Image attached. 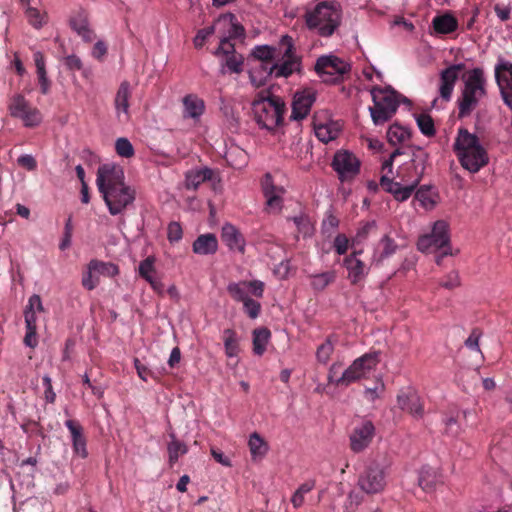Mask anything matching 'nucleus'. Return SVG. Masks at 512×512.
<instances>
[{
	"label": "nucleus",
	"mask_w": 512,
	"mask_h": 512,
	"mask_svg": "<svg viewBox=\"0 0 512 512\" xmlns=\"http://www.w3.org/2000/svg\"><path fill=\"white\" fill-rule=\"evenodd\" d=\"M439 481L437 471L432 468L424 467L419 473L418 483L424 491H431Z\"/></svg>",
	"instance_id": "c03bdc74"
},
{
	"label": "nucleus",
	"mask_w": 512,
	"mask_h": 512,
	"mask_svg": "<svg viewBox=\"0 0 512 512\" xmlns=\"http://www.w3.org/2000/svg\"><path fill=\"white\" fill-rule=\"evenodd\" d=\"M334 249L338 255H344L349 248V240L343 234H338L333 243Z\"/></svg>",
	"instance_id": "e2e57ef3"
},
{
	"label": "nucleus",
	"mask_w": 512,
	"mask_h": 512,
	"mask_svg": "<svg viewBox=\"0 0 512 512\" xmlns=\"http://www.w3.org/2000/svg\"><path fill=\"white\" fill-rule=\"evenodd\" d=\"M380 362L378 352H369L356 358L343 372L342 379L347 381L348 385L367 378L376 370Z\"/></svg>",
	"instance_id": "4468645a"
},
{
	"label": "nucleus",
	"mask_w": 512,
	"mask_h": 512,
	"mask_svg": "<svg viewBox=\"0 0 512 512\" xmlns=\"http://www.w3.org/2000/svg\"><path fill=\"white\" fill-rule=\"evenodd\" d=\"M262 190L266 199V207L270 213H279L283 207L285 189L273 183L270 174H266L262 180Z\"/></svg>",
	"instance_id": "6ab92c4d"
},
{
	"label": "nucleus",
	"mask_w": 512,
	"mask_h": 512,
	"mask_svg": "<svg viewBox=\"0 0 512 512\" xmlns=\"http://www.w3.org/2000/svg\"><path fill=\"white\" fill-rule=\"evenodd\" d=\"M331 167L341 183H351L361 171V160L353 152L340 149L335 152Z\"/></svg>",
	"instance_id": "9d476101"
},
{
	"label": "nucleus",
	"mask_w": 512,
	"mask_h": 512,
	"mask_svg": "<svg viewBox=\"0 0 512 512\" xmlns=\"http://www.w3.org/2000/svg\"><path fill=\"white\" fill-rule=\"evenodd\" d=\"M271 332L267 328H257L253 331V352L262 356L270 342Z\"/></svg>",
	"instance_id": "ea45409f"
},
{
	"label": "nucleus",
	"mask_w": 512,
	"mask_h": 512,
	"mask_svg": "<svg viewBox=\"0 0 512 512\" xmlns=\"http://www.w3.org/2000/svg\"><path fill=\"white\" fill-rule=\"evenodd\" d=\"M71 28L81 36L85 41L93 40V32L89 28L88 14L85 10L80 9L70 18Z\"/></svg>",
	"instance_id": "473e14b6"
},
{
	"label": "nucleus",
	"mask_w": 512,
	"mask_h": 512,
	"mask_svg": "<svg viewBox=\"0 0 512 512\" xmlns=\"http://www.w3.org/2000/svg\"><path fill=\"white\" fill-rule=\"evenodd\" d=\"M495 76L504 102L512 109V63L499 60L495 67Z\"/></svg>",
	"instance_id": "aec40b11"
},
{
	"label": "nucleus",
	"mask_w": 512,
	"mask_h": 512,
	"mask_svg": "<svg viewBox=\"0 0 512 512\" xmlns=\"http://www.w3.org/2000/svg\"><path fill=\"white\" fill-rule=\"evenodd\" d=\"M376 434L374 423L369 419H361L349 435L350 448L354 453H361L372 443Z\"/></svg>",
	"instance_id": "f3484780"
},
{
	"label": "nucleus",
	"mask_w": 512,
	"mask_h": 512,
	"mask_svg": "<svg viewBox=\"0 0 512 512\" xmlns=\"http://www.w3.org/2000/svg\"><path fill=\"white\" fill-rule=\"evenodd\" d=\"M361 254L362 250L354 251L343 261V264L348 272L347 277L352 284H358L362 282L369 272V268L362 260L359 259V255Z\"/></svg>",
	"instance_id": "5701e85b"
},
{
	"label": "nucleus",
	"mask_w": 512,
	"mask_h": 512,
	"mask_svg": "<svg viewBox=\"0 0 512 512\" xmlns=\"http://www.w3.org/2000/svg\"><path fill=\"white\" fill-rule=\"evenodd\" d=\"M417 126L422 134L427 137L434 136L436 133L433 119L426 113H420L415 116Z\"/></svg>",
	"instance_id": "3c124183"
},
{
	"label": "nucleus",
	"mask_w": 512,
	"mask_h": 512,
	"mask_svg": "<svg viewBox=\"0 0 512 512\" xmlns=\"http://www.w3.org/2000/svg\"><path fill=\"white\" fill-rule=\"evenodd\" d=\"M96 186L112 216L122 215L133 206L136 190L125 182L124 170L120 165H100L97 170Z\"/></svg>",
	"instance_id": "f03ea898"
},
{
	"label": "nucleus",
	"mask_w": 512,
	"mask_h": 512,
	"mask_svg": "<svg viewBox=\"0 0 512 512\" xmlns=\"http://www.w3.org/2000/svg\"><path fill=\"white\" fill-rule=\"evenodd\" d=\"M342 362L336 361L331 364L328 370L327 381L329 384L335 386H349L347 381H343L342 375L338 376L340 370L342 369Z\"/></svg>",
	"instance_id": "864d4df0"
},
{
	"label": "nucleus",
	"mask_w": 512,
	"mask_h": 512,
	"mask_svg": "<svg viewBox=\"0 0 512 512\" xmlns=\"http://www.w3.org/2000/svg\"><path fill=\"white\" fill-rule=\"evenodd\" d=\"M485 84L486 80L482 69L474 68L468 72L464 79L461 98L458 100L460 117L470 115L479 101L485 96Z\"/></svg>",
	"instance_id": "6e6552de"
},
{
	"label": "nucleus",
	"mask_w": 512,
	"mask_h": 512,
	"mask_svg": "<svg viewBox=\"0 0 512 512\" xmlns=\"http://www.w3.org/2000/svg\"><path fill=\"white\" fill-rule=\"evenodd\" d=\"M116 153L123 158H131L134 155V148L131 142L124 137L118 138L115 142Z\"/></svg>",
	"instance_id": "5fc2aeb1"
},
{
	"label": "nucleus",
	"mask_w": 512,
	"mask_h": 512,
	"mask_svg": "<svg viewBox=\"0 0 512 512\" xmlns=\"http://www.w3.org/2000/svg\"><path fill=\"white\" fill-rule=\"evenodd\" d=\"M170 442L167 446L168 456H169V463L173 465L177 462L180 456L185 455L188 452L187 445L178 440L174 434H170Z\"/></svg>",
	"instance_id": "37998d69"
},
{
	"label": "nucleus",
	"mask_w": 512,
	"mask_h": 512,
	"mask_svg": "<svg viewBox=\"0 0 512 512\" xmlns=\"http://www.w3.org/2000/svg\"><path fill=\"white\" fill-rule=\"evenodd\" d=\"M257 124L264 129L273 130L283 121L285 102L270 91L259 92L252 102Z\"/></svg>",
	"instance_id": "20e7f679"
},
{
	"label": "nucleus",
	"mask_w": 512,
	"mask_h": 512,
	"mask_svg": "<svg viewBox=\"0 0 512 512\" xmlns=\"http://www.w3.org/2000/svg\"><path fill=\"white\" fill-rule=\"evenodd\" d=\"M279 46L283 49L282 61L271 65L273 76L276 78L289 77L301 68V59L295 52L294 41L291 36L283 35Z\"/></svg>",
	"instance_id": "9b49d317"
},
{
	"label": "nucleus",
	"mask_w": 512,
	"mask_h": 512,
	"mask_svg": "<svg viewBox=\"0 0 512 512\" xmlns=\"http://www.w3.org/2000/svg\"><path fill=\"white\" fill-rule=\"evenodd\" d=\"M361 500V496L358 493L354 491L349 492L343 506V512H355Z\"/></svg>",
	"instance_id": "13d9d810"
},
{
	"label": "nucleus",
	"mask_w": 512,
	"mask_h": 512,
	"mask_svg": "<svg viewBox=\"0 0 512 512\" xmlns=\"http://www.w3.org/2000/svg\"><path fill=\"white\" fill-rule=\"evenodd\" d=\"M460 280L457 272H450L441 282L440 286L446 289H453L459 286Z\"/></svg>",
	"instance_id": "774afa93"
},
{
	"label": "nucleus",
	"mask_w": 512,
	"mask_h": 512,
	"mask_svg": "<svg viewBox=\"0 0 512 512\" xmlns=\"http://www.w3.org/2000/svg\"><path fill=\"white\" fill-rule=\"evenodd\" d=\"M248 73L251 84L256 88L264 86L269 77L273 76L272 67L269 63L255 61L251 65Z\"/></svg>",
	"instance_id": "72a5a7b5"
},
{
	"label": "nucleus",
	"mask_w": 512,
	"mask_h": 512,
	"mask_svg": "<svg viewBox=\"0 0 512 512\" xmlns=\"http://www.w3.org/2000/svg\"><path fill=\"white\" fill-rule=\"evenodd\" d=\"M415 200L427 211L433 210L438 203V194L428 187H421L415 193Z\"/></svg>",
	"instance_id": "58836bf2"
},
{
	"label": "nucleus",
	"mask_w": 512,
	"mask_h": 512,
	"mask_svg": "<svg viewBox=\"0 0 512 512\" xmlns=\"http://www.w3.org/2000/svg\"><path fill=\"white\" fill-rule=\"evenodd\" d=\"M341 7L336 2H321L305 15L306 25L322 37H330L340 26Z\"/></svg>",
	"instance_id": "39448f33"
},
{
	"label": "nucleus",
	"mask_w": 512,
	"mask_h": 512,
	"mask_svg": "<svg viewBox=\"0 0 512 512\" xmlns=\"http://www.w3.org/2000/svg\"><path fill=\"white\" fill-rule=\"evenodd\" d=\"M417 248L424 253H435L439 265L445 256L453 255L450 244L449 225L445 220H437L432 225L430 233L422 235L417 242Z\"/></svg>",
	"instance_id": "423d86ee"
},
{
	"label": "nucleus",
	"mask_w": 512,
	"mask_h": 512,
	"mask_svg": "<svg viewBox=\"0 0 512 512\" xmlns=\"http://www.w3.org/2000/svg\"><path fill=\"white\" fill-rule=\"evenodd\" d=\"M221 239L230 251H236L241 254L245 252L246 241L234 225L226 223L222 226Z\"/></svg>",
	"instance_id": "cd10ccee"
},
{
	"label": "nucleus",
	"mask_w": 512,
	"mask_h": 512,
	"mask_svg": "<svg viewBox=\"0 0 512 512\" xmlns=\"http://www.w3.org/2000/svg\"><path fill=\"white\" fill-rule=\"evenodd\" d=\"M65 426L70 431L74 453L82 459L86 458L88 456V451L82 426L74 420H67L65 422Z\"/></svg>",
	"instance_id": "7c9ffc66"
},
{
	"label": "nucleus",
	"mask_w": 512,
	"mask_h": 512,
	"mask_svg": "<svg viewBox=\"0 0 512 512\" xmlns=\"http://www.w3.org/2000/svg\"><path fill=\"white\" fill-rule=\"evenodd\" d=\"M192 249L198 255H212L218 249V240L212 233L202 234L193 242Z\"/></svg>",
	"instance_id": "c9c22d12"
},
{
	"label": "nucleus",
	"mask_w": 512,
	"mask_h": 512,
	"mask_svg": "<svg viewBox=\"0 0 512 512\" xmlns=\"http://www.w3.org/2000/svg\"><path fill=\"white\" fill-rule=\"evenodd\" d=\"M225 59L222 64L221 72L225 73V68L231 72L239 74L243 71V65H244V58L242 55L235 53H232L230 55L224 56Z\"/></svg>",
	"instance_id": "09e8293b"
},
{
	"label": "nucleus",
	"mask_w": 512,
	"mask_h": 512,
	"mask_svg": "<svg viewBox=\"0 0 512 512\" xmlns=\"http://www.w3.org/2000/svg\"><path fill=\"white\" fill-rule=\"evenodd\" d=\"M220 38V44L219 47L215 51V55L217 56H226L230 55L232 53H235L234 45L230 42L232 38Z\"/></svg>",
	"instance_id": "680f3d73"
},
{
	"label": "nucleus",
	"mask_w": 512,
	"mask_h": 512,
	"mask_svg": "<svg viewBox=\"0 0 512 512\" xmlns=\"http://www.w3.org/2000/svg\"><path fill=\"white\" fill-rule=\"evenodd\" d=\"M314 101L315 93L311 89L296 92L293 98L291 117L295 120L304 119L309 114Z\"/></svg>",
	"instance_id": "b1692460"
},
{
	"label": "nucleus",
	"mask_w": 512,
	"mask_h": 512,
	"mask_svg": "<svg viewBox=\"0 0 512 512\" xmlns=\"http://www.w3.org/2000/svg\"><path fill=\"white\" fill-rule=\"evenodd\" d=\"M44 311L42 300L39 295L33 294L29 299L24 310L26 334L24 344L30 348L38 345L37 322L38 314Z\"/></svg>",
	"instance_id": "2eb2a0df"
},
{
	"label": "nucleus",
	"mask_w": 512,
	"mask_h": 512,
	"mask_svg": "<svg viewBox=\"0 0 512 512\" xmlns=\"http://www.w3.org/2000/svg\"><path fill=\"white\" fill-rule=\"evenodd\" d=\"M276 48L269 45H258L252 50L255 62L268 63L275 58Z\"/></svg>",
	"instance_id": "8fccbe9b"
},
{
	"label": "nucleus",
	"mask_w": 512,
	"mask_h": 512,
	"mask_svg": "<svg viewBox=\"0 0 512 512\" xmlns=\"http://www.w3.org/2000/svg\"><path fill=\"white\" fill-rule=\"evenodd\" d=\"M316 482L315 480H307L302 483L296 491L293 493L291 497V503L294 508H300L305 501V495L311 492L315 488Z\"/></svg>",
	"instance_id": "a18cd8bd"
},
{
	"label": "nucleus",
	"mask_w": 512,
	"mask_h": 512,
	"mask_svg": "<svg viewBox=\"0 0 512 512\" xmlns=\"http://www.w3.org/2000/svg\"><path fill=\"white\" fill-rule=\"evenodd\" d=\"M399 149L392 152L388 159L382 164L383 175L380 179L382 188L391 193L397 201H406L420 183L426 168L428 153L416 147L412 150L409 161L403 163L397 170V177L400 181H394L389 177L392 174L393 162L396 156L400 155Z\"/></svg>",
	"instance_id": "f257e3e1"
},
{
	"label": "nucleus",
	"mask_w": 512,
	"mask_h": 512,
	"mask_svg": "<svg viewBox=\"0 0 512 512\" xmlns=\"http://www.w3.org/2000/svg\"><path fill=\"white\" fill-rule=\"evenodd\" d=\"M118 274L119 268L114 263L93 259L83 272L81 283L85 289L91 291L97 287L101 276L114 277Z\"/></svg>",
	"instance_id": "dca6fc26"
},
{
	"label": "nucleus",
	"mask_w": 512,
	"mask_h": 512,
	"mask_svg": "<svg viewBox=\"0 0 512 512\" xmlns=\"http://www.w3.org/2000/svg\"><path fill=\"white\" fill-rule=\"evenodd\" d=\"M8 110L12 117L21 120L23 126L27 128L39 126L43 119L40 110L32 106L21 94H16L10 99Z\"/></svg>",
	"instance_id": "f8f14e48"
},
{
	"label": "nucleus",
	"mask_w": 512,
	"mask_h": 512,
	"mask_svg": "<svg viewBox=\"0 0 512 512\" xmlns=\"http://www.w3.org/2000/svg\"><path fill=\"white\" fill-rule=\"evenodd\" d=\"M183 117L199 120L205 111V102L196 94H188L182 99Z\"/></svg>",
	"instance_id": "2f4dec72"
},
{
	"label": "nucleus",
	"mask_w": 512,
	"mask_h": 512,
	"mask_svg": "<svg viewBox=\"0 0 512 512\" xmlns=\"http://www.w3.org/2000/svg\"><path fill=\"white\" fill-rule=\"evenodd\" d=\"M215 32L222 38H238L244 34V28L233 14L221 15L214 23Z\"/></svg>",
	"instance_id": "4be33fe9"
},
{
	"label": "nucleus",
	"mask_w": 512,
	"mask_h": 512,
	"mask_svg": "<svg viewBox=\"0 0 512 512\" xmlns=\"http://www.w3.org/2000/svg\"><path fill=\"white\" fill-rule=\"evenodd\" d=\"M313 125L316 137L323 143L335 140L342 128L340 122L328 118L322 119L320 115H315Z\"/></svg>",
	"instance_id": "412c9836"
},
{
	"label": "nucleus",
	"mask_w": 512,
	"mask_h": 512,
	"mask_svg": "<svg viewBox=\"0 0 512 512\" xmlns=\"http://www.w3.org/2000/svg\"><path fill=\"white\" fill-rule=\"evenodd\" d=\"M397 403L401 410L409 413L414 418L423 416V403L417 393L413 391L403 392L398 395Z\"/></svg>",
	"instance_id": "c85d7f7f"
},
{
	"label": "nucleus",
	"mask_w": 512,
	"mask_h": 512,
	"mask_svg": "<svg viewBox=\"0 0 512 512\" xmlns=\"http://www.w3.org/2000/svg\"><path fill=\"white\" fill-rule=\"evenodd\" d=\"M373 106L369 107L372 121L375 125H382L395 114L401 102L409 103L405 97H401L390 87L371 89Z\"/></svg>",
	"instance_id": "0eeeda50"
},
{
	"label": "nucleus",
	"mask_w": 512,
	"mask_h": 512,
	"mask_svg": "<svg viewBox=\"0 0 512 512\" xmlns=\"http://www.w3.org/2000/svg\"><path fill=\"white\" fill-rule=\"evenodd\" d=\"M213 171L207 167L193 169L186 174V187L188 189H197L202 183L210 180Z\"/></svg>",
	"instance_id": "4c0bfd02"
},
{
	"label": "nucleus",
	"mask_w": 512,
	"mask_h": 512,
	"mask_svg": "<svg viewBox=\"0 0 512 512\" xmlns=\"http://www.w3.org/2000/svg\"><path fill=\"white\" fill-rule=\"evenodd\" d=\"M334 352V343L327 338L316 350V359L320 364L326 365Z\"/></svg>",
	"instance_id": "603ef678"
},
{
	"label": "nucleus",
	"mask_w": 512,
	"mask_h": 512,
	"mask_svg": "<svg viewBox=\"0 0 512 512\" xmlns=\"http://www.w3.org/2000/svg\"><path fill=\"white\" fill-rule=\"evenodd\" d=\"M131 97V87L128 81H123L119 85L114 98V107L118 120L127 121L129 119V100Z\"/></svg>",
	"instance_id": "bb28decb"
},
{
	"label": "nucleus",
	"mask_w": 512,
	"mask_h": 512,
	"mask_svg": "<svg viewBox=\"0 0 512 512\" xmlns=\"http://www.w3.org/2000/svg\"><path fill=\"white\" fill-rule=\"evenodd\" d=\"M244 311L251 319H255L259 316L261 311V305L258 301L253 300L252 298L246 299L242 302Z\"/></svg>",
	"instance_id": "4d7b16f0"
},
{
	"label": "nucleus",
	"mask_w": 512,
	"mask_h": 512,
	"mask_svg": "<svg viewBox=\"0 0 512 512\" xmlns=\"http://www.w3.org/2000/svg\"><path fill=\"white\" fill-rule=\"evenodd\" d=\"M42 380H43V385L45 386V391H44L45 400L48 403H54L55 399H56V393L53 390L52 380H51L50 376L46 374L43 376Z\"/></svg>",
	"instance_id": "69168bd1"
},
{
	"label": "nucleus",
	"mask_w": 512,
	"mask_h": 512,
	"mask_svg": "<svg viewBox=\"0 0 512 512\" xmlns=\"http://www.w3.org/2000/svg\"><path fill=\"white\" fill-rule=\"evenodd\" d=\"M409 137V130L398 124L391 125L387 131V139L392 145L404 143Z\"/></svg>",
	"instance_id": "de8ad7c7"
},
{
	"label": "nucleus",
	"mask_w": 512,
	"mask_h": 512,
	"mask_svg": "<svg viewBox=\"0 0 512 512\" xmlns=\"http://www.w3.org/2000/svg\"><path fill=\"white\" fill-rule=\"evenodd\" d=\"M336 274L334 271H327L310 275L311 287L316 291L324 290L329 284L334 282Z\"/></svg>",
	"instance_id": "49530a36"
},
{
	"label": "nucleus",
	"mask_w": 512,
	"mask_h": 512,
	"mask_svg": "<svg viewBox=\"0 0 512 512\" xmlns=\"http://www.w3.org/2000/svg\"><path fill=\"white\" fill-rule=\"evenodd\" d=\"M265 284L260 280L231 282L227 285V291L236 302H244L253 295L261 298L264 294Z\"/></svg>",
	"instance_id": "a211bd4d"
},
{
	"label": "nucleus",
	"mask_w": 512,
	"mask_h": 512,
	"mask_svg": "<svg viewBox=\"0 0 512 512\" xmlns=\"http://www.w3.org/2000/svg\"><path fill=\"white\" fill-rule=\"evenodd\" d=\"M463 68V64H455L449 66L441 72L439 94L443 100L449 101L451 99L455 84L458 79L459 71H461Z\"/></svg>",
	"instance_id": "393cba45"
},
{
	"label": "nucleus",
	"mask_w": 512,
	"mask_h": 512,
	"mask_svg": "<svg viewBox=\"0 0 512 512\" xmlns=\"http://www.w3.org/2000/svg\"><path fill=\"white\" fill-rule=\"evenodd\" d=\"M453 151L460 165L470 173H477L489 163V155L479 137L460 127L453 143Z\"/></svg>",
	"instance_id": "7ed1b4c3"
},
{
	"label": "nucleus",
	"mask_w": 512,
	"mask_h": 512,
	"mask_svg": "<svg viewBox=\"0 0 512 512\" xmlns=\"http://www.w3.org/2000/svg\"><path fill=\"white\" fill-rule=\"evenodd\" d=\"M222 338L226 356L228 358L237 357L240 352L237 333L233 329H225Z\"/></svg>",
	"instance_id": "79ce46f5"
},
{
	"label": "nucleus",
	"mask_w": 512,
	"mask_h": 512,
	"mask_svg": "<svg viewBox=\"0 0 512 512\" xmlns=\"http://www.w3.org/2000/svg\"><path fill=\"white\" fill-rule=\"evenodd\" d=\"M155 262V257L148 256L140 262L138 266V273L151 285L154 291L162 293L164 286L161 280L157 277Z\"/></svg>",
	"instance_id": "c756f323"
},
{
	"label": "nucleus",
	"mask_w": 512,
	"mask_h": 512,
	"mask_svg": "<svg viewBox=\"0 0 512 512\" xmlns=\"http://www.w3.org/2000/svg\"><path fill=\"white\" fill-rule=\"evenodd\" d=\"M214 32V25L199 30L193 39L194 46L196 48H201L204 45L205 41L208 39V37L211 36Z\"/></svg>",
	"instance_id": "052dcab7"
},
{
	"label": "nucleus",
	"mask_w": 512,
	"mask_h": 512,
	"mask_svg": "<svg viewBox=\"0 0 512 512\" xmlns=\"http://www.w3.org/2000/svg\"><path fill=\"white\" fill-rule=\"evenodd\" d=\"M183 231L178 222H171L167 228V238L170 243L178 242L182 239Z\"/></svg>",
	"instance_id": "bf43d9fd"
},
{
	"label": "nucleus",
	"mask_w": 512,
	"mask_h": 512,
	"mask_svg": "<svg viewBox=\"0 0 512 512\" xmlns=\"http://www.w3.org/2000/svg\"><path fill=\"white\" fill-rule=\"evenodd\" d=\"M481 333L478 330H473L469 337L465 340V346L470 350L480 352L479 340Z\"/></svg>",
	"instance_id": "338daca9"
},
{
	"label": "nucleus",
	"mask_w": 512,
	"mask_h": 512,
	"mask_svg": "<svg viewBox=\"0 0 512 512\" xmlns=\"http://www.w3.org/2000/svg\"><path fill=\"white\" fill-rule=\"evenodd\" d=\"M433 34L446 35L458 29L457 19L450 13L437 15L432 19Z\"/></svg>",
	"instance_id": "f704fd0d"
},
{
	"label": "nucleus",
	"mask_w": 512,
	"mask_h": 512,
	"mask_svg": "<svg viewBox=\"0 0 512 512\" xmlns=\"http://www.w3.org/2000/svg\"><path fill=\"white\" fill-rule=\"evenodd\" d=\"M314 69L323 82H337L344 74L350 71V65L333 54L320 56Z\"/></svg>",
	"instance_id": "ddd939ff"
},
{
	"label": "nucleus",
	"mask_w": 512,
	"mask_h": 512,
	"mask_svg": "<svg viewBox=\"0 0 512 512\" xmlns=\"http://www.w3.org/2000/svg\"><path fill=\"white\" fill-rule=\"evenodd\" d=\"M384 391V383L382 381H379L375 387L373 388H365L364 389V396L368 401H375L378 399L381 395V393Z\"/></svg>",
	"instance_id": "0e129e2a"
},
{
	"label": "nucleus",
	"mask_w": 512,
	"mask_h": 512,
	"mask_svg": "<svg viewBox=\"0 0 512 512\" xmlns=\"http://www.w3.org/2000/svg\"><path fill=\"white\" fill-rule=\"evenodd\" d=\"M398 250V245L395 240L388 234L384 235L379 242L374 246L371 256V264L380 265L386 259L393 256Z\"/></svg>",
	"instance_id": "a878e982"
},
{
	"label": "nucleus",
	"mask_w": 512,
	"mask_h": 512,
	"mask_svg": "<svg viewBox=\"0 0 512 512\" xmlns=\"http://www.w3.org/2000/svg\"><path fill=\"white\" fill-rule=\"evenodd\" d=\"M248 446L254 461L263 459L269 450L268 443L257 432L249 436Z\"/></svg>",
	"instance_id": "e433bc0d"
},
{
	"label": "nucleus",
	"mask_w": 512,
	"mask_h": 512,
	"mask_svg": "<svg viewBox=\"0 0 512 512\" xmlns=\"http://www.w3.org/2000/svg\"><path fill=\"white\" fill-rule=\"evenodd\" d=\"M292 220L300 233H302L305 236L312 234L313 227L307 216L298 215L293 217Z\"/></svg>",
	"instance_id": "6e6d98bb"
},
{
	"label": "nucleus",
	"mask_w": 512,
	"mask_h": 512,
	"mask_svg": "<svg viewBox=\"0 0 512 512\" xmlns=\"http://www.w3.org/2000/svg\"><path fill=\"white\" fill-rule=\"evenodd\" d=\"M388 463L379 459L370 460L358 478L359 488L369 495L384 492L387 486Z\"/></svg>",
	"instance_id": "1a4fd4ad"
},
{
	"label": "nucleus",
	"mask_w": 512,
	"mask_h": 512,
	"mask_svg": "<svg viewBox=\"0 0 512 512\" xmlns=\"http://www.w3.org/2000/svg\"><path fill=\"white\" fill-rule=\"evenodd\" d=\"M28 23L35 29H41L48 22V14L45 10H40L31 5H27L24 11Z\"/></svg>",
	"instance_id": "a19ab883"
}]
</instances>
